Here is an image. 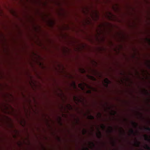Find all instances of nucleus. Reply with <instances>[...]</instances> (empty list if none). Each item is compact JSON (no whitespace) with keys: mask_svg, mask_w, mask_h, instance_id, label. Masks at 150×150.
I'll use <instances>...</instances> for the list:
<instances>
[{"mask_svg":"<svg viewBox=\"0 0 150 150\" xmlns=\"http://www.w3.org/2000/svg\"><path fill=\"white\" fill-rule=\"evenodd\" d=\"M73 84L74 87H76V84L75 82H73Z\"/></svg>","mask_w":150,"mask_h":150,"instance_id":"nucleus-19","label":"nucleus"},{"mask_svg":"<svg viewBox=\"0 0 150 150\" xmlns=\"http://www.w3.org/2000/svg\"><path fill=\"white\" fill-rule=\"evenodd\" d=\"M116 113V112H114V113L113 114H112V115H115V114Z\"/></svg>","mask_w":150,"mask_h":150,"instance_id":"nucleus-21","label":"nucleus"},{"mask_svg":"<svg viewBox=\"0 0 150 150\" xmlns=\"http://www.w3.org/2000/svg\"><path fill=\"white\" fill-rule=\"evenodd\" d=\"M145 92V93L147 95H149V92L147 91V90H144Z\"/></svg>","mask_w":150,"mask_h":150,"instance_id":"nucleus-12","label":"nucleus"},{"mask_svg":"<svg viewBox=\"0 0 150 150\" xmlns=\"http://www.w3.org/2000/svg\"><path fill=\"white\" fill-rule=\"evenodd\" d=\"M132 123L133 126L135 128H137L138 126V124L135 122L132 121Z\"/></svg>","mask_w":150,"mask_h":150,"instance_id":"nucleus-2","label":"nucleus"},{"mask_svg":"<svg viewBox=\"0 0 150 150\" xmlns=\"http://www.w3.org/2000/svg\"><path fill=\"white\" fill-rule=\"evenodd\" d=\"M110 128H111V130H109V131L110 132H111L112 131V127H110Z\"/></svg>","mask_w":150,"mask_h":150,"instance_id":"nucleus-15","label":"nucleus"},{"mask_svg":"<svg viewBox=\"0 0 150 150\" xmlns=\"http://www.w3.org/2000/svg\"><path fill=\"white\" fill-rule=\"evenodd\" d=\"M149 62L150 63V61H149Z\"/></svg>","mask_w":150,"mask_h":150,"instance_id":"nucleus-25","label":"nucleus"},{"mask_svg":"<svg viewBox=\"0 0 150 150\" xmlns=\"http://www.w3.org/2000/svg\"><path fill=\"white\" fill-rule=\"evenodd\" d=\"M74 99H75V100H76V97L74 96Z\"/></svg>","mask_w":150,"mask_h":150,"instance_id":"nucleus-23","label":"nucleus"},{"mask_svg":"<svg viewBox=\"0 0 150 150\" xmlns=\"http://www.w3.org/2000/svg\"><path fill=\"white\" fill-rule=\"evenodd\" d=\"M83 150H89L87 148H85L84 149H83Z\"/></svg>","mask_w":150,"mask_h":150,"instance_id":"nucleus-16","label":"nucleus"},{"mask_svg":"<svg viewBox=\"0 0 150 150\" xmlns=\"http://www.w3.org/2000/svg\"><path fill=\"white\" fill-rule=\"evenodd\" d=\"M89 76L92 79L94 80L95 81L96 80V79L93 76Z\"/></svg>","mask_w":150,"mask_h":150,"instance_id":"nucleus-10","label":"nucleus"},{"mask_svg":"<svg viewBox=\"0 0 150 150\" xmlns=\"http://www.w3.org/2000/svg\"><path fill=\"white\" fill-rule=\"evenodd\" d=\"M87 92L88 93H91V91H90V90H88L87 91Z\"/></svg>","mask_w":150,"mask_h":150,"instance_id":"nucleus-18","label":"nucleus"},{"mask_svg":"<svg viewBox=\"0 0 150 150\" xmlns=\"http://www.w3.org/2000/svg\"><path fill=\"white\" fill-rule=\"evenodd\" d=\"M79 87L82 90H83L84 88L83 86V85L82 83H79Z\"/></svg>","mask_w":150,"mask_h":150,"instance_id":"nucleus-3","label":"nucleus"},{"mask_svg":"<svg viewBox=\"0 0 150 150\" xmlns=\"http://www.w3.org/2000/svg\"><path fill=\"white\" fill-rule=\"evenodd\" d=\"M145 137V140L150 141V139H149L148 137V136L146 135H144ZM150 137V136H149Z\"/></svg>","mask_w":150,"mask_h":150,"instance_id":"nucleus-4","label":"nucleus"},{"mask_svg":"<svg viewBox=\"0 0 150 150\" xmlns=\"http://www.w3.org/2000/svg\"><path fill=\"white\" fill-rule=\"evenodd\" d=\"M91 143L92 144V145L94 146H95V144H94V143L93 142H91Z\"/></svg>","mask_w":150,"mask_h":150,"instance_id":"nucleus-17","label":"nucleus"},{"mask_svg":"<svg viewBox=\"0 0 150 150\" xmlns=\"http://www.w3.org/2000/svg\"><path fill=\"white\" fill-rule=\"evenodd\" d=\"M101 127L102 129H104L105 128V126L104 125H101Z\"/></svg>","mask_w":150,"mask_h":150,"instance_id":"nucleus-13","label":"nucleus"},{"mask_svg":"<svg viewBox=\"0 0 150 150\" xmlns=\"http://www.w3.org/2000/svg\"><path fill=\"white\" fill-rule=\"evenodd\" d=\"M97 136L98 138H100L101 137V132L99 131V134H97Z\"/></svg>","mask_w":150,"mask_h":150,"instance_id":"nucleus-8","label":"nucleus"},{"mask_svg":"<svg viewBox=\"0 0 150 150\" xmlns=\"http://www.w3.org/2000/svg\"><path fill=\"white\" fill-rule=\"evenodd\" d=\"M144 148L145 149H146L147 150H150V147L147 144L145 145Z\"/></svg>","mask_w":150,"mask_h":150,"instance_id":"nucleus-7","label":"nucleus"},{"mask_svg":"<svg viewBox=\"0 0 150 150\" xmlns=\"http://www.w3.org/2000/svg\"><path fill=\"white\" fill-rule=\"evenodd\" d=\"M85 71L83 69V72L84 73L85 72Z\"/></svg>","mask_w":150,"mask_h":150,"instance_id":"nucleus-20","label":"nucleus"},{"mask_svg":"<svg viewBox=\"0 0 150 150\" xmlns=\"http://www.w3.org/2000/svg\"><path fill=\"white\" fill-rule=\"evenodd\" d=\"M86 131L84 129L83 131V134H85L86 133Z\"/></svg>","mask_w":150,"mask_h":150,"instance_id":"nucleus-14","label":"nucleus"},{"mask_svg":"<svg viewBox=\"0 0 150 150\" xmlns=\"http://www.w3.org/2000/svg\"><path fill=\"white\" fill-rule=\"evenodd\" d=\"M130 132L131 133V134H135V132L134 131V130H133V129H131L130 130Z\"/></svg>","mask_w":150,"mask_h":150,"instance_id":"nucleus-9","label":"nucleus"},{"mask_svg":"<svg viewBox=\"0 0 150 150\" xmlns=\"http://www.w3.org/2000/svg\"><path fill=\"white\" fill-rule=\"evenodd\" d=\"M148 40L149 41V42H150V39H148Z\"/></svg>","mask_w":150,"mask_h":150,"instance_id":"nucleus-24","label":"nucleus"},{"mask_svg":"<svg viewBox=\"0 0 150 150\" xmlns=\"http://www.w3.org/2000/svg\"><path fill=\"white\" fill-rule=\"evenodd\" d=\"M88 119L90 120H93L94 119V117L93 116L90 115L88 116Z\"/></svg>","mask_w":150,"mask_h":150,"instance_id":"nucleus-6","label":"nucleus"},{"mask_svg":"<svg viewBox=\"0 0 150 150\" xmlns=\"http://www.w3.org/2000/svg\"><path fill=\"white\" fill-rule=\"evenodd\" d=\"M104 81V83L106 84V86H107L110 83V81L107 78L105 79Z\"/></svg>","mask_w":150,"mask_h":150,"instance_id":"nucleus-1","label":"nucleus"},{"mask_svg":"<svg viewBox=\"0 0 150 150\" xmlns=\"http://www.w3.org/2000/svg\"><path fill=\"white\" fill-rule=\"evenodd\" d=\"M140 142L137 141L135 143V144L136 146L139 147L140 145Z\"/></svg>","mask_w":150,"mask_h":150,"instance_id":"nucleus-5","label":"nucleus"},{"mask_svg":"<svg viewBox=\"0 0 150 150\" xmlns=\"http://www.w3.org/2000/svg\"><path fill=\"white\" fill-rule=\"evenodd\" d=\"M145 129L146 130L150 131V128L149 127H147L145 128Z\"/></svg>","mask_w":150,"mask_h":150,"instance_id":"nucleus-11","label":"nucleus"},{"mask_svg":"<svg viewBox=\"0 0 150 150\" xmlns=\"http://www.w3.org/2000/svg\"><path fill=\"white\" fill-rule=\"evenodd\" d=\"M99 115H100V116H101V114L100 113H99Z\"/></svg>","mask_w":150,"mask_h":150,"instance_id":"nucleus-22","label":"nucleus"}]
</instances>
